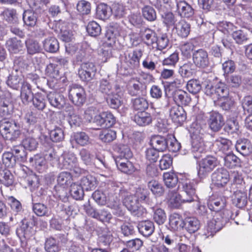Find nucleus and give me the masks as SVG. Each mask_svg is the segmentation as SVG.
Here are the masks:
<instances>
[{
	"label": "nucleus",
	"mask_w": 252,
	"mask_h": 252,
	"mask_svg": "<svg viewBox=\"0 0 252 252\" xmlns=\"http://www.w3.org/2000/svg\"><path fill=\"white\" fill-rule=\"evenodd\" d=\"M21 125L17 122L4 120L0 123V133L5 140L15 141L21 133Z\"/></svg>",
	"instance_id": "2"
},
{
	"label": "nucleus",
	"mask_w": 252,
	"mask_h": 252,
	"mask_svg": "<svg viewBox=\"0 0 252 252\" xmlns=\"http://www.w3.org/2000/svg\"><path fill=\"white\" fill-rule=\"evenodd\" d=\"M6 83L13 89L17 90L20 87V84L23 83L21 71H18L16 68L9 75Z\"/></svg>",
	"instance_id": "23"
},
{
	"label": "nucleus",
	"mask_w": 252,
	"mask_h": 252,
	"mask_svg": "<svg viewBox=\"0 0 252 252\" xmlns=\"http://www.w3.org/2000/svg\"><path fill=\"white\" fill-rule=\"evenodd\" d=\"M111 190L115 191V196H108V201L109 202H114L113 207L119 208L120 200L118 197V194L121 195L122 196H125L124 194L125 193V190L122 189V184L119 182H112L110 184Z\"/></svg>",
	"instance_id": "19"
},
{
	"label": "nucleus",
	"mask_w": 252,
	"mask_h": 252,
	"mask_svg": "<svg viewBox=\"0 0 252 252\" xmlns=\"http://www.w3.org/2000/svg\"><path fill=\"white\" fill-rule=\"evenodd\" d=\"M167 138L159 135H155L151 137L150 145L160 152L165 151L168 148Z\"/></svg>",
	"instance_id": "25"
},
{
	"label": "nucleus",
	"mask_w": 252,
	"mask_h": 252,
	"mask_svg": "<svg viewBox=\"0 0 252 252\" xmlns=\"http://www.w3.org/2000/svg\"><path fill=\"white\" fill-rule=\"evenodd\" d=\"M213 184L219 187L225 186L229 180V174L228 171L223 168H220L215 171L211 175Z\"/></svg>",
	"instance_id": "9"
},
{
	"label": "nucleus",
	"mask_w": 252,
	"mask_h": 252,
	"mask_svg": "<svg viewBox=\"0 0 252 252\" xmlns=\"http://www.w3.org/2000/svg\"><path fill=\"white\" fill-rule=\"evenodd\" d=\"M173 99L176 103L179 105L188 106L191 101L190 95L185 91L181 90L174 92Z\"/></svg>",
	"instance_id": "28"
},
{
	"label": "nucleus",
	"mask_w": 252,
	"mask_h": 252,
	"mask_svg": "<svg viewBox=\"0 0 252 252\" xmlns=\"http://www.w3.org/2000/svg\"><path fill=\"white\" fill-rule=\"evenodd\" d=\"M96 72V68L93 63H83L78 70V75L83 81L91 80L94 76Z\"/></svg>",
	"instance_id": "8"
},
{
	"label": "nucleus",
	"mask_w": 252,
	"mask_h": 252,
	"mask_svg": "<svg viewBox=\"0 0 252 252\" xmlns=\"http://www.w3.org/2000/svg\"><path fill=\"white\" fill-rule=\"evenodd\" d=\"M226 214H228V211L223 212V216L221 213H217L214 218L208 222L205 228L207 232H205L207 237L214 236L223 227L229 220V215H226Z\"/></svg>",
	"instance_id": "3"
},
{
	"label": "nucleus",
	"mask_w": 252,
	"mask_h": 252,
	"mask_svg": "<svg viewBox=\"0 0 252 252\" xmlns=\"http://www.w3.org/2000/svg\"><path fill=\"white\" fill-rule=\"evenodd\" d=\"M143 55L141 49L126 51L121 58V63L118 67V72L124 76L131 75L139 66L140 60Z\"/></svg>",
	"instance_id": "1"
},
{
	"label": "nucleus",
	"mask_w": 252,
	"mask_h": 252,
	"mask_svg": "<svg viewBox=\"0 0 252 252\" xmlns=\"http://www.w3.org/2000/svg\"><path fill=\"white\" fill-rule=\"evenodd\" d=\"M42 155L47 162L50 163L52 166H54L53 164L58 163L59 161V156L53 147H45Z\"/></svg>",
	"instance_id": "29"
},
{
	"label": "nucleus",
	"mask_w": 252,
	"mask_h": 252,
	"mask_svg": "<svg viewBox=\"0 0 252 252\" xmlns=\"http://www.w3.org/2000/svg\"><path fill=\"white\" fill-rule=\"evenodd\" d=\"M184 220L182 216L177 213L171 214L169 218V225L173 231L181 230L184 228Z\"/></svg>",
	"instance_id": "27"
},
{
	"label": "nucleus",
	"mask_w": 252,
	"mask_h": 252,
	"mask_svg": "<svg viewBox=\"0 0 252 252\" xmlns=\"http://www.w3.org/2000/svg\"><path fill=\"white\" fill-rule=\"evenodd\" d=\"M43 47L44 50L49 53H54L59 49V44L57 39L54 37L46 38L43 42Z\"/></svg>",
	"instance_id": "38"
},
{
	"label": "nucleus",
	"mask_w": 252,
	"mask_h": 252,
	"mask_svg": "<svg viewBox=\"0 0 252 252\" xmlns=\"http://www.w3.org/2000/svg\"><path fill=\"white\" fill-rule=\"evenodd\" d=\"M123 203L133 215L137 216L139 215L140 203L134 195L127 194L124 199Z\"/></svg>",
	"instance_id": "18"
},
{
	"label": "nucleus",
	"mask_w": 252,
	"mask_h": 252,
	"mask_svg": "<svg viewBox=\"0 0 252 252\" xmlns=\"http://www.w3.org/2000/svg\"><path fill=\"white\" fill-rule=\"evenodd\" d=\"M177 11L183 17L189 18L194 14L192 7L184 0H176Z\"/></svg>",
	"instance_id": "22"
},
{
	"label": "nucleus",
	"mask_w": 252,
	"mask_h": 252,
	"mask_svg": "<svg viewBox=\"0 0 252 252\" xmlns=\"http://www.w3.org/2000/svg\"><path fill=\"white\" fill-rule=\"evenodd\" d=\"M71 141L81 146H86L91 143L89 136L84 132L74 133L71 136Z\"/></svg>",
	"instance_id": "43"
},
{
	"label": "nucleus",
	"mask_w": 252,
	"mask_h": 252,
	"mask_svg": "<svg viewBox=\"0 0 252 252\" xmlns=\"http://www.w3.org/2000/svg\"><path fill=\"white\" fill-rule=\"evenodd\" d=\"M224 165L228 168L240 166V159L233 154H229L223 158Z\"/></svg>",
	"instance_id": "59"
},
{
	"label": "nucleus",
	"mask_w": 252,
	"mask_h": 252,
	"mask_svg": "<svg viewBox=\"0 0 252 252\" xmlns=\"http://www.w3.org/2000/svg\"><path fill=\"white\" fill-rule=\"evenodd\" d=\"M225 79L227 85L230 87L234 88L240 87L244 81L243 76L237 74L226 75Z\"/></svg>",
	"instance_id": "48"
},
{
	"label": "nucleus",
	"mask_w": 252,
	"mask_h": 252,
	"mask_svg": "<svg viewBox=\"0 0 252 252\" xmlns=\"http://www.w3.org/2000/svg\"><path fill=\"white\" fill-rule=\"evenodd\" d=\"M47 98L50 105L58 109H62L66 105V100L63 95L56 92H50Z\"/></svg>",
	"instance_id": "16"
},
{
	"label": "nucleus",
	"mask_w": 252,
	"mask_h": 252,
	"mask_svg": "<svg viewBox=\"0 0 252 252\" xmlns=\"http://www.w3.org/2000/svg\"><path fill=\"white\" fill-rule=\"evenodd\" d=\"M68 92L69 99L75 105L81 106L85 102L86 94L82 86L73 85L69 87Z\"/></svg>",
	"instance_id": "6"
},
{
	"label": "nucleus",
	"mask_w": 252,
	"mask_h": 252,
	"mask_svg": "<svg viewBox=\"0 0 252 252\" xmlns=\"http://www.w3.org/2000/svg\"><path fill=\"white\" fill-rule=\"evenodd\" d=\"M167 197L169 204L173 208H177L182 203L185 202L183 201L184 195L181 197L176 189L169 190Z\"/></svg>",
	"instance_id": "33"
},
{
	"label": "nucleus",
	"mask_w": 252,
	"mask_h": 252,
	"mask_svg": "<svg viewBox=\"0 0 252 252\" xmlns=\"http://www.w3.org/2000/svg\"><path fill=\"white\" fill-rule=\"evenodd\" d=\"M6 46L10 53L17 54L22 50L24 45L17 38H11L7 40Z\"/></svg>",
	"instance_id": "36"
},
{
	"label": "nucleus",
	"mask_w": 252,
	"mask_h": 252,
	"mask_svg": "<svg viewBox=\"0 0 252 252\" xmlns=\"http://www.w3.org/2000/svg\"><path fill=\"white\" fill-rule=\"evenodd\" d=\"M86 212L93 218L98 219L102 222L112 223V220L114 219L110 213L104 210L97 211L90 207L86 210Z\"/></svg>",
	"instance_id": "17"
},
{
	"label": "nucleus",
	"mask_w": 252,
	"mask_h": 252,
	"mask_svg": "<svg viewBox=\"0 0 252 252\" xmlns=\"http://www.w3.org/2000/svg\"><path fill=\"white\" fill-rule=\"evenodd\" d=\"M112 10L108 5L105 3H100L96 7V15L101 20L108 19L111 14Z\"/></svg>",
	"instance_id": "49"
},
{
	"label": "nucleus",
	"mask_w": 252,
	"mask_h": 252,
	"mask_svg": "<svg viewBox=\"0 0 252 252\" xmlns=\"http://www.w3.org/2000/svg\"><path fill=\"white\" fill-rule=\"evenodd\" d=\"M226 198L223 196H216L213 195L209 197L208 201V207L210 210L218 213L223 214L225 211H228V215L229 211L225 210L223 212H220L221 209H223L226 205Z\"/></svg>",
	"instance_id": "11"
},
{
	"label": "nucleus",
	"mask_w": 252,
	"mask_h": 252,
	"mask_svg": "<svg viewBox=\"0 0 252 252\" xmlns=\"http://www.w3.org/2000/svg\"><path fill=\"white\" fill-rule=\"evenodd\" d=\"M196 185V183L194 180L186 177L181 179L179 187L184 192V201L191 202L197 198L195 194Z\"/></svg>",
	"instance_id": "4"
},
{
	"label": "nucleus",
	"mask_w": 252,
	"mask_h": 252,
	"mask_svg": "<svg viewBox=\"0 0 252 252\" xmlns=\"http://www.w3.org/2000/svg\"><path fill=\"white\" fill-rule=\"evenodd\" d=\"M228 94V89L226 84L224 83L219 82L215 85V91L214 95H216L217 98L220 99L223 97H226Z\"/></svg>",
	"instance_id": "61"
},
{
	"label": "nucleus",
	"mask_w": 252,
	"mask_h": 252,
	"mask_svg": "<svg viewBox=\"0 0 252 252\" xmlns=\"http://www.w3.org/2000/svg\"><path fill=\"white\" fill-rule=\"evenodd\" d=\"M175 29L177 34L182 38L187 37L190 31L189 24L184 20H181L176 24Z\"/></svg>",
	"instance_id": "46"
},
{
	"label": "nucleus",
	"mask_w": 252,
	"mask_h": 252,
	"mask_svg": "<svg viewBox=\"0 0 252 252\" xmlns=\"http://www.w3.org/2000/svg\"><path fill=\"white\" fill-rule=\"evenodd\" d=\"M140 36L142 41L147 45H153L156 41V32L149 28H142L140 30Z\"/></svg>",
	"instance_id": "26"
},
{
	"label": "nucleus",
	"mask_w": 252,
	"mask_h": 252,
	"mask_svg": "<svg viewBox=\"0 0 252 252\" xmlns=\"http://www.w3.org/2000/svg\"><path fill=\"white\" fill-rule=\"evenodd\" d=\"M65 111L68 112V123L70 126H79L82 123V119L78 114L74 112L73 107L68 105L65 108Z\"/></svg>",
	"instance_id": "39"
},
{
	"label": "nucleus",
	"mask_w": 252,
	"mask_h": 252,
	"mask_svg": "<svg viewBox=\"0 0 252 252\" xmlns=\"http://www.w3.org/2000/svg\"><path fill=\"white\" fill-rule=\"evenodd\" d=\"M14 176L7 169H0V182L6 187L12 186L14 183Z\"/></svg>",
	"instance_id": "50"
},
{
	"label": "nucleus",
	"mask_w": 252,
	"mask_h": 252,
	"mask_svg": "<svg viewBox=\"0 0 252 252\" xmlns=\"http://www.w3.org/2000/svg\"><path fill=\"white\" fill-rule=\"evenodd\" d=\"M217 158L212 156H208L202 158L198 163L197 174L199 178H205L217 166Z\"/></svg>",
	"instance_id": "5"
},
{
	"label": "nucleus",
	"mask_w": 252,
	"mask_h": 252,
	"mask_svg": "<svg viewBox=\"0 0 252 252\" xmlns=\"http://www.w3.org/2000/svg\"><path fill=\"white\" fill-rule=\"evenodd\" d=\"M137 228L140 233L145 237H149L154 232L155 225L152 221L145 220L139 222Z\"/></svg>",
	"instance_id": "32"
},
{
	"label": "nucleus",
	"mask_w": 252,
	"mask_h": 252,
	"mask_svg": "<svg viewBox=\"0 0 252 252\" xmlns=\"http://www.w3.org/2000/svg\"><path fill=\"white\" fill-rule=\"evenodd\" d=\"M86 30L89 35L95 37L100 34L101 29L98 23L94 21H92L88 23L86 27Z\"/></svg>",
	"instance_id": "64"
},
{
	"label": "nucleus",
	"mask_w": 252,
	"mask_h": 252,
	"mask_svg": "<svg viewBox=\"0 0 252 252\" xmlns=\"http://www.w3.org/2000/svg\"><path fill=\"white\" fill-rule=\"evenodd\" d=\"M200 227V222L195 217H187L184 220V228L189 233L197 231Z\"/></svg>",
	"instance_id": "34"
},
{
	"label": "nucleus",
	"mask_w": 252,
	"mask_h": 252,
	"mask_svg": "<svg viewBox=\"0 0 252 252\" xmlns=\"http://www.w3.org/2000/svg\"><path fill=\"white\" fill-rule=\"evenodd\" d=\"M29 161L39 172H42L45 168L47 162L42 155H36L31 157Z\"/></svg>",
	"instance_id": "40"
},
{
	"label": "nucleus",
	"mask_w": 252,
	"mask_h": 252,
	"mask_svg": "<svg viewBox=\"0 0 252 252\" xmlns=\"http://www.w3.org/2000/svg\"><path fill=\"white\" fill-rule=\"evenodd\" d=\"M128 158H116L115 160L119 170L124 173L131 174L135 172L136 168L133 163L128 160Z\"/></svg>",
	"instance_id": "20"
},
{
	"label": "nucleus",
	"mask_w": 252,
	"mask_h": 252,
	"mask_svg": "<svg viewBox=\"0 0 252 252\" xmlns=\"http://www.w3.org/2000/svg\"><path fill=\"white\" fill-rule=\"evenodd\" d=\"M169 117L174 123L181 125L186 120L187 114L182 106L175 104L169 109Z\"/></svg>",
	"instance_id": "13"
},
{
	"label": "nucleus",
	"mask_w": 252,
	"mask_h": 252,
	"mask_svg": "<svg viewBox=\"0 0 252 252\" xmlns=\"http://www.w3.org/2000/svg\"><path fill=\"white\" fill-rule=\"evenodd\" d=\"M34 107L38 110H43L46 107V99L44 94L41 93L35 94L32 99Z\"/></svg>",
	"instance_id": "55"
},
{
	"label": "nucleus",
	"mask_w": 252,
	"mask_h": 252,
	"mask_svg": "<svg viewBox=\"0 0 252 252\" xmlns=\"http://www.w3.org/2000/svg\"><path fill=\"white\" fill-rule=\"evenodd\" d=\"M233 203L238 208H242L247 204V195L246 192L237 190L234 192L232 197Z\"/></svg>",
	"instance_id": "35"
},
{
	"label": "nucleus",
	"mask_w": 252,
	"mask_h": 252,
	"mask_svg": "<svg viewBox=\"0 0 252 252\" xmlns=\"http://www.w3.org/2000/svg\"><path fill=\"white\" fill-rule=\"evenodd\" d=\"M231 145L230 140L220 137L216 139L213 144L214 147L223 153L227 152L230 149Z\"/></svg>",
	"instance_id": "47"
},
{
	"label": "nucleus",
	"mask_w": 252,
	"mask_h": 252,
	"mask_svg": "<svg viewBox=\"0 0 252 252\" xmlns=\"http://www.w3.org/2000/svg\"><path fill=\"white\" fill-rule=\"evenodd\" d=\"M27 53L30 55L41 53L42 48L39 43L34 39H28L25 42Z\"/></svg>",
	"instance_id": "45"
},
{
	"label": "nucleus",
	"mask_w": 252,
	"mask_h": 252,
	"mask_svg": "<svg viewBox=\"0 0 252 252\" xmlns=\"http://www.w3.org/2000/svg\"><path fill=\"white\" fill-rule=\"evenodd\" d=\"M134 195L140 203H145L151 206L153 204L152 199L150 197V193L146 188H137Z\"/></svg>",
	"instance_id": "24"
},
{
	"label": "nucleus",
	"mask_w": 252,
	"mask_h": 252,
	"mask_svg": "<svg viewBox=\"0 0 252 252\" xmlns=\"http://www.w3.org/2000/svg\"><path fill=\"white\" fill-rule=\"evenodd\" d=\"M96 122L103 127H109L113 126L116 122V119L110 112H104L96 117Z\"/></svg>",
	"instance_id": "21"
},
{
	"label": "nucleus",
	"mask_w": 252,
	"mask_h": 252,
	"mask_svg": "<svg viewBox=\"0 0 252 252\" xmlns=\"http://www.w3.org/2000/svg\"><path fill=\"white\" fill-rule=\"evenodd\" d=\"M191 152L195 158H199L201 157V154L205 153L206 150L202 135H191Z\"/></svg>",
	"instance_id": "7"
},
{
	"label": "nucleus",
	"mask_w": 252,
	"mask_h": 252,
	"mask_svg": "<svg viewBox=\"0 0 252 252\" xmlns=\"http://www.w3.org/2000/svg\"><path fill=\"white\" fill-rule=\"evenodd\" d=\"M21 223L20 227L16 230L17 235L19 238H30L34 233L32 222L24 219L21 221Z\"/></svg>",
	"instance_id": "14"
},
{
	"label": "nucleus",
	"mask_w": 252,
	"mask_h": 252,
	"mask_svg": "<svg viewBox=\"0 0 252 252\" xmlns=\"http://www.w3.org/2000/svg\"><path fill=\"white\" fill-rule=\"evenodd\" d=\"M120 36L119 30L115 27L110 28L107 31L106 36L107 39V44L110 46L116 44L118 38Z\"/></svg>",
	"instance_id": "54"
},
{
	"label": "nucleus",
	"mask_w": 252,
	"mask_h": 252,
	"mask_svg": "<svg viewBox=\"0 0 252 252\" xmlns=\"http://www.w3.org/2000/svg\"><path fill=\"white\" fill-rule=\"evenodd\" d=\"M13 105L8 99L1 98L0 100V115L4 118L10 117L13 112Z\"/></svg>",
	"instance_id": "30"
},
{
	"label": "nucleus",
	"mask_w": 252,
	"mask_h": 252,
	"mask_svg": "<svg viewBox=\"0 0 252 252\" xmlns=\"http://www.w3.org/2000/svg\"><path fill=\"white\" fill-rule=\"evenodd\" d=\"M23 19L26 25L33 27L37 22L36 14L31 10H25L23 14Z\"/></svg>",
	"instance_id": "53"
},
{
	"label": "nucleus",
	"mask_w": 252,
	"mask_h": 252,
	"mask_svg": "<svg viewBox=\"0 0 252 252\" xmlns=\"http://www.w3.org/2000/svg\"><path fill=\"white\" fill-rule=\"evenodd\" d=\"M192 60L195 65L200 68H206L209 64L208 54L203 49L194 51L192 54Z\"/></svg>",
	"instance_id": "12"
},
{
	"label": "nucleus",
	"mask_w": 252,
	"mask_h": 252,
	"mask_svg": "<svg viewBox=\"0 0 252 252\" xmlns=\"http://www.w3.org/2000/svg\"><path fill=\"white\" fill-rule=\"evenodd\" d=\"M62 161L63 168L66 169H71L75 164L78 162L77 158L73 153H67L63 155Z\"/></svg>",
	"instance_id": "44"
},
{
	"label": "nucleus",
	"mask_w": 252,
	"mask_h": 252,
	"mask_svg": "<svg viewBox=\"0 0 252 252\" xmlns=\"http://www.w3.org/2000/svg\"><path fill=\"white\" fill-rule=\"evenodd\" d=\"M152 209L153 211L152 217L153 220L158 225L163 224L167 219L165 211L156 206L152 207Z\"/></svg>",
	"instance_id": "41"
},
{
	"label": "nucleus",
	"mask_w": 252,
	"mask_h": 252,
	"mask_svg": "<svg viewBox=\"0 0 252 252\" xmlns=\"http://www.w3.org/2000/svg\"><path fill=\"white\" fill-rule=\"evenodd\" d=\"M134 121L140 126H145L152 123V118L150 113L143 111L135 115Z\"/></svg>",
	"instance_id": "37"
},
{
	"label": "nucleus",
	"mask_w": 252,
	"mask_h": 252,
	"mask_svg": "<svg viewBox=\"0 0 252 252\" xmlns=\"http://www.w3.org/2000/svg\"><path fill=\"white\" fill-rule=\"evenodd\" d=\"M237 151L244 156L249 155L252 151L250 142L247 139L238 140L235 145Z\"/></svg>",
	"instance_id": "42"
},
{
	"label": "nucleus",
	"mask_w": 252,
	"mask_h": 252,
	"mask_svg": "<svg viewBox=\"0 0 252 252\" xmlns=\"http://www.w3.org/2000/svg\"><path fill=\"white\" fill-rule=\"evenodd\" d=\"M164 184L168 188L176 187L178 183V178L177 175L173 172H166L163 175Z\"/></svg>",
	"instance_id": "57"
},
{
	"label": "nucleus",
	"mask_w": 252,
	"mask_h": 252,
	"mask_svg": "<svg viewBox=\"0 0 252 252\" xmlns=\"http://www.w3.org/2000/svg\"><path fill=\"white\" fill-rule=\"evenodd\" d=\"M33 95L31 85L27 81L23 82L21 89V98L23 103L25 104H28Z\"/></svg>",
	"instance_id": "31"
},
{
	"label": "nucleus",
	"mask_w": 252,
	"mask_h": 252,
	"mask_svg": "<svg viewBox=\"0 0 252 252\" xmlns=\"http://www.w3.org/2000/svg\"><path fill=\"white\" fill-rule=\"evenodd\" d=\"M207 118V123L209 127L214 132L220 130L224 125L223 117L219 112L211 111L208 114Z\"/></svg>",
	"instance_id": "10"
},
{
	"label": "nucleus",
	"mask_w": 252,
	"mask_h": 252,
	"mask_svg": "<svg viewBox=\"0 0 252 252\" xmlns=\"http://www.w3.org/2000/svg\"><path fill=\"white\" fill-rule=\"evenodd\" d=\"M32 132V130H29L26 127H23V134L25 135H30ZM22 144L25 150L32 151L36 149L38 143L36 139L32 136H26L22 142Z\"/></svg>",
	"instance_id": "15"
},
{
	"label": "nucleus",
	"mask_w": 252,
	"mask_h": 252,
	"mask_svg": "<svg viewBox=\"0 0 252 252\" xmlns=\"http://www.w3.org/2000/svg\"><path fill=\"white\" fill-rule=\"evenodd\" d=\"M148 188L153 194L157 196H161L164 192V189L162 185L158 181L152 180L148 183Z\"/></svg>",
	"instance_id": "60"
},
{
	"label": "nucleus",
	"mask_w": 252,
	"mask_h": 252,
	"mask_svg": "<svg viewBox=\"0 0 252 252\" xmlns=\"http://www.w3.org/2000/svg\"><path fill=\"white\" fill-rule=\"evenodd\" d=\"M114 149L118 153L116 158H130L132 156V152L127 145L120 144L116 145Z\"/></svg>",
	"instance_id": "56"
},
{
	"label": "nucleus",
	"mask_w": 252,
	"mask_h": 252,
	"mask_svg": "<svg viewBox=\"0 0 252 252\" xmlns=\"http://www.w3.org/2000/svg\"><path fill=\"white\" fill-rule=\"evenodd\" d=\"M84 189L80 185L73 183L70 186V195L75 200H82L84 195Z\"/></svg>",
	"instance_id": "58"
},
{
	"label": "nucleus",
	"mask_w": 252,
	"mask_h": 252,
	"mask_svg": "<svg viewBox=\"0 0 252 252\" xmlns=\"http://www.w3.org/2000/svg\"><path fill=\"white\" fill-rule=\"evenodd\" d=\"M119 92H115L110 95H108L107 98V102L109 106L113 109H117L121 105V101L118 93Z\"/></svg>",
	"instance_id": "63"
},
{
	"label": "nucleus",
	"mask_w": 252,
	"mask_h": 252,
	"mask_svg": "<svg viewBox=\"0 0 252 252\" xmlns=\"http://www.w3.org/2000/svg\"><path fill=\"white\" fill-rule=\"evenodd\" d=\"M80 185L86 190H92L96 185V180L94 176L88 175L81 178Z\"/></svg>",
	"instance_id": "52"
},
{
	"label": "nucleus",
	"mask_w": 252,
	"mask_h": 252,
	"mask_svg": "<svg viewBox=\"0 0 252 252\" xmlns=\"http://www.w3.org/2000/svg\"><path fill=\"white\" fill-rule=\"evenodd\" d=\"M45 73L48 77L51 78L56 79V80L60 78L58 65L55 63H50L47 65Z\"/></svg>",
	"instance_id": "62"
},
{
	"label": "nucleus",
	"mask_w": 252,
	"mask_h": 252,
	"mask_svg": "<svg viewBox=\"0 0 252 252\" xmlns=\"http://www.w3.org/2000/svg\"><path fill=\"white\" fill-rule=\"evenodd\" d=\"M45 250L47 252H58L59 251V241L55 237L47 238L45 242Z\"/></svg>",
	"instance_id": "51"
}]
</instances>
